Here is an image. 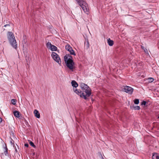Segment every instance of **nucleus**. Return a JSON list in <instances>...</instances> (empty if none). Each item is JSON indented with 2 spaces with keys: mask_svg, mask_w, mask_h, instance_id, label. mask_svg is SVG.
Masks as SVG:
<instances>
[{
  "mask_svg": "<svg viewBox=\"0 0 159 159\" xmlns=\"http://www.w3.org/2000/svg\"><path fill=\"white\" fill-rule=\"evenodd\" d=\"M158 118H159V116H158Z\"/></svg>",
  "mask_w": 159,
  "mask_h": 159,
  "instance_id": "obj_30",
  "label": "nucleus"
},
{
  "mask_svg": "<svg viewBox=\"0 0 159 159\" xmlns=\"http://www.w3.org/2000/svg\"><path fill=\"white\" fill-rule=\"evenodd\" d=\"M72 85L76 88L78 85L77 83L75 80H72L71 82Z\"/></svg>",
  "mask_w": 159,
  "mask_h": 159,
  "instance_id": "obj_11",
  "label": "nucleus"
},
{
  "mask_svg": "<svg viewBox=\"0 0 159 159\" xmlns=\"http://www.w3.org/2000/svg\"><path fill=\"white\" fill-rule=\"evenodd\" d=\"M142 48L144 50V49L145 48H144V47H143L142 46Z\"/></svg>",
  "mask_w": 159,
  "mask_h": 159,
  "instance_id": "obj_28",
  "label": "nucleus"
},
{
  "mask_svg": "<svg viewBox=\"0 0 159 159\" xmlns=\"http://www.w3.org/2000/svg\"><path fill=\"white\" fill-rule=\"evenodd\" d=\"M82 8L84 12L87 14H89V9L88 5L86 2L84 0H76Z\"/></svg>",
  "mask_w": 159,
  "mask_h": 159,
  "instance_id": "obj_4",
  "label": "nucleus"
},
{
  "mask_svg": "<svg viewBox=\"0 0 159 159\" xmlns=\"http://www.w3.org/2000/svg\"><path fill=\"white\" fill-rule=\"evenodd\" d=\"M73 90L77 94L80 95H80L82 94V93H81V91L78 90L76 89L75 88H74Z\"/></svg>",
  "mask_w": 159,
  "mask_h": 159,
  "instance_id": "obj_14",
  "label": "nucleus"
},
{
  "mask_svg": "<svg viewBox=\"0 0 159 159\" xmlns=\"http://www.w3.org/2000/svg\"><path fill=\"white\" fill-rule=\"evenodd\" d=\"M25 146L26 147H28L29 146V144L28 143H25Z\"/></svg>",
  "mask_w": 159,
  "mask_h": 159,
  "instance_id": "obj_24",
  "label": "nucleus"
},
{
  "mask_svg": "<svg viewBox=\"0 0 159 159\" xmlns=\"http://www.w3.org/2000/svg\"><path fill=\"white\" fill-rule=\"evenodd\" d=\"M85 46L87 48H89V44L88 40L85 43Z\"/></svg>",
  "mask_w": 159,
  "mask_h": 159,
  "instance_id": "obj_20",
  "label": "nucleus"
},
{
  "mask_svg": "<svg viewBox=\"0 0 159 159\" xmlns=\"http://www.w3.org/2000/svg\"><path fill=\"white\" fill-rule=\"evenodd\" d=\"M13 114L14 116L17 118L20 117V113L19 112L17 111H15L13 112Z\"/></svg>",
  "mask_w": 159,
  "mask_h": 159,
  "instance_id": "obj_12",
  "label": "nucleus"
},
{
  "mask_svg": "<svg viewBox=\"0 0 159 159\" xmlns=\"http://www.w3.org/2000/svg\"><path fill=\"white\" fill-rule=\"evenodd\" d=\"M2 121V119L0 117V123Z\"/></svg>",
  "mask_w": 159,
  "mask_h": 159,
  "instance_id": "obj_27",
  "label": "nucleus"
},
{
  "mask_svg": "<svg viewBox=\"0 0 159 159\" xmlns=\"http://www.w3.org/2000/svg\"><path fill=\"white\" fill-rule=\"evenodd\" d=\"M148 81L149 82H152L154 80V79L152 78H149L148 79Z\"/></svg>",
  "mask_w": 159,
  "mask_h": 159,
  "instance_id": "obj_17",
  "label": "nucleus"
},
{
  "mask_svg": "<svg viewBox=\"0 0 159 159\" xmlns=\"http://www.w3.org/2000/svg\"><path fill=\"white\" fill-rule=\"evenodd\" d=\"M51 56L53 60L58 63L59 64H61V61L58 55L56 52H53Z\"/></svg>",
  "mask_w": 159,
  "mask_h": 159,
  "instance_id": "obj_5",
  "label": "nucleus"
},
{
  "mask_svg": "<svg viewBox=\"0 0 159 159\" xmlns=\"http://www.w3.org/2000/svg\"><path fill=\"white\" fill-rule=\"evenodd\" d=\"M65 48L68 51L71 55H75V54L74 50L72 48L69 44H67L65 46Z\"/></svg>",
  "mask_w": 159,
  "mask_h": 159,
  "instance_id": "obj_7",
  "label": "nucleus"
},
{
  "mask_svg": "<svg viewBox=\"0 0 159 159\" xmlns=\"http://www.w3.org/2000/svg\"><path fill=\"white\" fill-rule=\"evenodd\" d=\"M144 51L145 52H147V50L146 48H145L144 49Z\"/></svg>",
  "mask_w": 159,
  "mask_h": 159,
  "instance_id": "obj_26",
  "label": "nucleus"
},
{
  "mask_svg": "<svg viewBox=\"0 0 159 159\" xmlns=\"http://www.w3.org/2000/svg\"><path fill=\"white\" fill-rule=\"evenodd\" d=\"M3 148H4L5 150V151L4 152V154L6 156H8V148L7 147V146L6 144H5V145H3Z\"/></svg>",
  "mask_w": 159,
  "mask_h": 159,
  "instance_id": "obj_8",
  "label": "nucleus"
},
{
  "mask_svg": "<svg viewBox=\"0 0 159 159\" xmlns=\"http://www.w3.org/2000/svg\"><path fill=\"white\" fill-rule=\"evenodd\" d=\"M152 158L153 159H159V155L156 153H153Z\"/></svg>",
  "mask_w": 159,
  "mask_h": 159,
  "instance_id": "obj_10",
  "label": "nucleus"
},
{
  "mask_svg": "<svg viewBox=\"0 0 159 159\" xmlns=\"http://www.w3.org/2000/svg\"><path fill=\"white\" fill-rule=\"evenodd\" d=\"M134 103L135 104H138L139 103V100L138 99H136L134 100Z\"/></svg>",
  "mask_w": 159,
  "mask_h": 159,
  "instance_id": "obj_18",
  "label": "nucleus"
},
{
  "mask_svg": "<svg viewBox=\"0 0 159 159\" xmlns=\"http://www.w3.org/2000/svg\"><path fill=\"white\" fill-rule=\"evenodd\" d=\"M30 145L34 147V148H36V146L34 145V144L32 141H30L29 143Z\"/></svg>",
  "mask_w": 159,
  "mask_h": 159,
  "instance_id": "obj_19",
  "label": "nucleus"
},
{
  "mask_svg": "<svg viewBox=\"0 0 159 159\" xmlns=\"http://www.w3.org/2000/svg\"><path fill=\"white\" fill-rule=\"evenodd\" d=\"M10 25L9 24H6L4 25V27H6L7 26H9Z\"/></svg>",
  "mask_w": 159,
  "mask_h": 159,
  "instance_id": "obj_25",
  "label": "nucleus"
},
{
  "mask_svg": "<svg viewBox=\"0 0 159 159\" xmlns=\"http://www.w3.org/2000/svg\"><path fill=\"white\" fill-rule=\"evenodd\" d=\"M134 109L135 110H139L140 109V107L137 106L134 107Z\"/></svg>",
  "mask_w": 159,
  "mask_h": 159,
  "instance_id": "obj_23",
  "label": "nucleus"
},
{
  "mask_svg": "<svg viewBox=\"0 0 159 159\" xmlns=\"http://www.w3.org/2000/svg\"><path fill=\"white\" fill-rule=\"evenodd\" d=\"M34 153L33 154V155H34Z\"/></svg>",
  "mask_w": 159,
  "mask_h": 159,
  "instance_id": "obj_29",
  "label": "nucleus"
},
{
  "mask_svg": "<svg viewBox=\"0 0 159 159\" xmlns=\"http://www.w3.org/2000/svg\"><path fill=\"white\" fill-rule=\"evenodd\" d=\"M50 49H51L52 51H56L57 49V48L54 45H52Z\"/></svg>",
  "mask_w": 159,
  "mask_h": 159,
  "instance_id": "obj_15",
  "label": "nucleus"
},
{
  "mask_svg": "<svg viewBox=\"0 0 159 159\" xmlns=\"http://www.w3.org/2000/svg\"><path fill=\"white\" fill-rule=\"evenodd\" d=\"M11 102L13 104L15 105L16 102V100L15 99H12L11 100Z\"/></svg>",
  "mask_w": 159,
  "mask_h": 159,
  "instance_id": "obj_21",
  "label": "nucleus"
},
{
  "mask_svg": "<svg viewBox=\"0 0 159 159\" xmlns=\"http://www.w3.org/2000/svg\"><path fill=\"white\" fill-rule=\"evenodd\" d=\"M107 43L110 46H112L113 44V41L111 40L110 38L107 39Z\"/></svg>",
  "mask_w": 159,
  "mask_h": 159,
  "instance_id": "obj_13",
  "label": "nucleus"
},
{
  "mask_svg": "<svg viewBox=\"0 0 159 159\" xmlns=\"http://www.w3.org/2000/svg\"><path fill=\"white\" fill-rule=\"evenodd\" d=\"M34 116L37 118H40V114L39 113V111L35 109L34 110Z\"/></svg>",
  "mask_w": 159,
  "mask_h": 159,
  "instance_id": "obj_9",
  "label": "nucleus"
},
{
  "mask_svg": "<svg viewBox=\"0 0 159 159\" xmlns=\"http://www.w3.org/2000/svg\"><path fill=\"white\" fill-rule=\"evenodd\" d=\"M52 45L51 44V43L49 42H48L47 43V48H49V49L51 48Z\"/></svg>",
  "mask_w": 159,
  "mask_h": 159,
  "instance_id": "obj_16",
  "label": "nucleus"
},
{
  "mask_svg": "<svg viewBox=\"0 0 159 159\" xmlns=\"http://www.w3.org/2000/svg\"><path fill=\"white\" fill-rule=\"evenodd\" d=\"M80 87L83 91L85 93H82L80 95V97L86 99L88 97H89L91 94V89L86 84L84 83L80 84Z\"/></svg>",
  "mask_w": 159,
  "mask_h": 159,
  "instance_id": "obj_1",
  "label": "nucleus"
},
{
  "mask_svg": "<svg viewBox=\"0 0 159 159\" xmlns=\"http://www.w3.org/2000/svg\"><path fill=\"white\" fill-rule=\"evenodd\" d=\"M146 103H147V102L146 101H143L142 102V103H141V105H142L145 106L146 105Z\"/></svg>",
  "mask_w": 159,
  "mask_h": 159,
  "instance_id": "obj_22",
  "label": "nucleus"
},
{
  "mask_svg": "<svg viewBox=\"0 0 159 159\" xmlns=\"http://www.w3.org/2000/svg\"><path fill=\"white\" fill-rule=\"evenodd\" d=\"M64 60L67 67L73 71L74 68V62L72 57L69 54L66 55L64 57Z\"/></svg>",
  "mask_w": 159,
  "mask_h": 159,
  "instance_id": "obj_2",
  "label": "nucleus"
},
{
  "mask_svg": "<svg viewBox=\"0 0 159 159\" xmlns=\"http://www.w3.org/2000/svg\"><path fill=\"white\" fill-rule=\"evenodd\" d=\"M122 90L127 93L131 94L133 91L134 89L130 87L125 86L123 89Z\"/></svg>",
  "mask_w": 159,
  "mask_h": 159,
  "instance_id": "obj_6",
  "label": "nucleus"
},
{
  "mask_svg": "<svg viewBox=\"0 0 159 159\" xmlns=\"http://www.w3.org/2000/svg\"><path fill=\"white\" fill-rule=\"evenodd\" d=\"M7 36L11 45L13 48L16 49L17 48V45L13 33L9 31L7 33Z\"/></svg>",
  "mask_w": 159,
  "mask_h": 159,
  "instance_id": "obj_3",
  "label": "nucleus"
}]
</instances>
